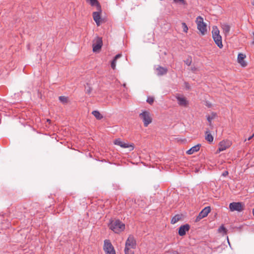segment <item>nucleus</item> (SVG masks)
Returning a JSON list of instances; mask_svg holds the SVG:
<instances>
[{
    "label": "nucleus",
    "instance_id": "1",
    "mask_svg": "<svg viewBox=\"0 0 254 254\" xmlns=\"http://www.w3.org/2000/svg\"><path fill=\"white\" fill-rule=\"evenodd\" d=\"M109 228L115 233L119 234L125 229V225L120 220H111L108 225Z\"/></svg>",
    "mask_w": 254,
    "mask_h": 254
},
{
    "label": "nucleus",
    "instance_id": "2",
    "mask_svg": "<svg viewBox=\"0 0 254 254\" xmlns=\"http://www.w3.org/2000/svg\"><path fill=\"white\" fill-rule=\"evenodd\" d=\"M219 33L218 28L216 26H213L212 31V38L217 46L219 48H222L223 46L222 43V37Z\"/></svg>",
    "mask_w": 254,
    "mask_h": 254
},
{
    "label": "nucleus",
    "instance_id": "3",
    "mask_svg": "<svg viewBox=\"0 0 254 254\" xmlns=\"http://www.w3.org/2000/svg\"><path fill=\"white\" fill-rule=\"evenodd\" d=\"M197 28L202 35H205L206 32V25L203 21V19L201 16H198L196 19Z\"/></svg>",
    "mask_w": 254,
    "mask_h": 254
},
{
    "label": "nucleus",
    "instance_id": "4",
    "mask_svg": "<svg viewBox=\"0 0 254 254\" xmlns=\"http://www.w3.org/2000/svg\"><path fill=\"white\" fill-rule=\"evenodd\" d=\"M139 117L142 120L144 126L145 127H147L152 122L150 113L146 111H143L140 113L139 114Z\"/></svg>",
    "mask_w": 254,
    "mask_h": 254
},
{
    "label": "nucleus",
    "instance_id": "5",
    "mask_svg": "<svg viewBox=\"0 0 254 254\" xmlns=\"http://www.w3.org/2000/svg\"><path fill=\"white\" fill-rule=\"evenodd\" d=\"M244 207L245 204L242 202H233L229 204V208L231 211H237L238 212H241L244 210Z\"/></svg>",
    "mask_w": 254,
    "mask_h": 254
},
{
    "label": "nucleus",
    "instance_id": "6",
    "mask_svg": "<svg viewBox=\"0 0 254 254\" xmlns=\"http://www.w3.org/2000/svg\"><path fill=\"white\" fill-rule=\"evenodd\" d=\"M104 250L106 254H116L114 248L109 240L104 241Z\"/></svg>",
    "mask_w": 254,
    "mask_h": 254
},
{
    "label": "nucleus",
    "instance_id": "7",
    "mask_svg": "<svg viewBox=\"0 0 254 254\" xmlns=\"http://www.w3.org/2000/svg\"><path fill=\"white\" fill-rule=\"evenodd\" d=\"M102 45V38L97 37L93 41V51L94 52H98L101 49Z\"/></svg>",
    "mask_w": 254,
    "mask_h": 254
},
{
    "label": "nucleus",
    "instance_id": "8",
    "mask_svg": "<svg viewBox=\"0 0 254 254\" xmlns=\"http://www.w3.org/2000/svg\"><path fill=\"white\" fill-rule=\"evenodd\" d=\"M210 211L211 208L210 206L205 207L201 211L198 215L197 216L196 218V221H198L201 219L207 216Z\"/></svg>",
    "mask_w": 254,
    "mask_h": 254
},
{
    "label": "nucleus",
    "instance_id": "9",
    "mask_svg": "<svg viewBox=\"0 0 254 254\" xmlns=\"http://www.w3.org/2000/svg\"><path fill=\"white\" fill-rule=\"evenodd\" d=\"M126 246L127 247H129L131 249L135 248L136 241L132 235L129 236L126 241Z\"/></svg>",
    "mask_w": 254,
    "mask_h": 254
},
{
    "label": "nucleus",
    "instance_id": "10",
    "mask_svg": "<svg viewBox=\"0 0 254 254\" xmlns=\"http://www.w3.org/2000/svg\"><path fill=\"white\" fill-rule=\"evenodd\" d=\"M102 12L101 7L100 6V9H97V11L93 12V19L96 22L97 26H99L100 24L101 19V13Z\"/></svg>",
    "mask_w": 254,
    "mask_h": 254
},
{
    "label": "nucleus",
    "instance_id": "11",
    "mask_svg": "<svg viewBox=\"0 0 254 254\" xmlns=\"http://www.w3.org/2000/svg\"><path fill=\"white\" fill-rule=\"evenodd\" d=\"M230 146V142L228 141H222L219 143V152L223 151L226 150Z\"/></svg>",
    "mask_w": 254,
    "mask_h": 254
},
{
    "label": "nucleus",
    "instance_id": "12",
    "mask_svg": "<svg viewBox=\"0 0 254 254\" xmlns=\"http://www.w3.org/2000/svg\"><path fill=\"white\" fill-rule=\"evenodd\" d=\"M190 229V225L189 224H185L184 225H182L179 229L178 233L180 236H184L186 232L188 231Z\"/></svg>",
    "mask_w": 254,
    "mask_h": 254
},
{
    "label": "nucleus",
    "instance_id": "13",
    "mask_svg": "<svg viewBox=\"0 0 254 254\" xmlns=\"http://www.w3.org/2000/svg\"><path fill=\"white\" fill-rule=\"evenodd\" d=\"M176 99H177L178 103L180 106H186L188 103V101L183 96L178 95L176 96Z\"/></svg>",
    "mask_w": 254,
    "mask_h": 254
},
{
    "label": "nucleus",
    "instance_id": "14",
    "mask_svg": "<svg viewBox=\"0 0 254 254\" xmlns=\"http://www.w3.org/2000/svg\"><path fill=\"white\" fill-rule=\"evenodd\" d=\"M246 55L242 53H239L238 56V63L240 64L243 67H245L247 65V63L244 61V59L246 58Z\"/></svg>",
    "mask_w": 254,
    "mask_h": 254
},
{
    "label": "nucleus",
    "instance_id": "15",
    "mask_svg": "<svg viewBox=\"0 0 254 254\" xmlns=\"http://www.w3.org/2000/svg\"><path fill=\"white\" fill-rule=\"evenodd\" d=\"M114 143L124 148H128L130 146L133 147L132 145H129L128 143L123 142L120 139H117L114 141ZM133 149V148H132Z\"/></svg>",
    "mask_w": 254,
    "mask_h": 254
},
{
    "label": "nucleus",
    "instance_id": "16",
    "mask_svg": "<svg viewBox=\"0 0 254 254\" xmlns=\"http://www.w3.org/2000/svg\"><path fill=\"white\" fill-rule=\"evenodd\" d=\"M167 68L158 65L156 68V74L159 75H163L167 72Z\"/></svg>",
    "mask_w": 254,
    "mask_h": 254
},
{
    "label": "nucleus",
    "instance_id": "17",
    "mask_svg": "<svg viewBox=\"0 0 254 254\" xmlns=\"http://www.w3.org/2000/svg\"><path fill=\"white\" fill-rule=\"evenodd\" d=\"M200 144H198L192 147L191 148H190L189 150H188L187 151V153L189 155L192 154L194 153V152L198 151L200 149Z\"/></svg>",
    "mask_w": 254,
    "mask_h": 254
},
{
    "label": "nucleus",
    "instance_id": "18",
    "mask_svg": "<svg viewBox=\"0 0 254 254\" xmlns=\"http://www.w3.org/2000/svg\"><path fill=\"white\" fill-rule=\"evenodd\" d=\"M221 28L223 32L225 35H227L230 31V26L227 23H223L221 24Z\"/></svg>",
    "mask_w": 254,
    "mask_h": 254
},
{
    "label": "nucleus",
    "instance_id": "19",
    "mask_svg": "<svg viewBox=\"0 0 254 254\" xmlns=\"http://www.w3.org/2000/svg\"><path fill=\"white\" fill-rule=\"evenodd\" d=\"M91 6H96L97 9H100V4L97 0H86Z\"/></svg>",
    "mask_w": 254,
    "mask_h": 254
},
{
    "label": "nucleus",
    "instance_id": "20",
    "mask_svg": "<svg viewBox=\"0 0 254 254\" xmlns=\"http://www.w3.org/2000/svg\"><path fill=\"white\" fill-rule=\"evenodd\" d=\"M205 138L208 142L210 143L213 141V137L209 130L206 131Z\"/></svg>",
    "mask_w": 254,
    "mask_h": 254
},
{
    "label": "nucleus",
    "instance_id": "21",
    "mask_svg": "<svg viewBox=\"0 0 254 254\" xmlns=\"http://www.w3.org/2000/svg\"><path fill=\"white\" fill-rule=\"evenodd\" d=\"M216 117V114L214 112H212L210 115H208L206 116L207 120L209 122L210 125L211 124L212 120L215 119Z\"/></svg>",
    "mask_w": 254,
    "mask_h": 254
},
{
    "label": "nucleus",
    "instance_id": "22",
    "mask_svg": "<svg viewBox=\"0 0 254 254\" xmlns=\"http://www.w3.org/2000/svg\"><path fill=\"white\" fill-rule=\"evenodd\" d=\"M227 232V230L223 225H222L218 229V232L222 234L223 235L226 234Z\"/></svg>",
    "mask_w": 254,
    "mask_h": 254
},
{
    "label": "nucleus",
    "instance_id": "23",
    "mask_svg": "<svg viewBox=\"0 0 254 254\" xmlns=\"http://www.w3.org/2000/svg\"><path fill=\"white\" fill-rule=\"evenodd\" d=\"M92 114L98 120H100L103 118V116L98 111H93Z\"/></svg>",
    "mask_w": 254,
    "mask_h": 254
},
{
    "label": "nucleus",
    "instance_id": "24",
    "mask_svg": "<svg viewBox=\"0 0 254 254\" xmlns=\"http://www.w3.org/2000/svg\"><path fill=\"white\" fill-rule=\"evenodd\" d=\"M181 216L179 215H176L174 216L171 220L172 224H175L181 219Z\"/></svg>",
    "mask_w": 254,
    "mask_h": 254
},
{
    "label": "nucleus",
    "instance_id": "25",
    "mask_svg": "<svg viewBox=\"0 0 254 254\" xmlns=\"http://www.w3.org/2000/svg\"><path fill=\"white\" fill-rule=\"evenodd\" d=\"M59 99L60 102L63 104H65L67 102V98L65 96H60Z\"/></svg>",
    "mask_w": 254,
    "mask_h": 254
},
{
    "label": "nucleus",
    "instance_id": "26",
    "mask_svg": "<svg viewBox=\"0 0 254 254\" xmlns=\"http://www.w3.org/2000/svg\"><path fill=\"white\" fill-rule=\"evenodd\" d=\"M131 248L129 247H127L126 246L125 249V252L126 254H133V252L131 251L130 249Z\"/></svg>",
    "mask_w": 254,
    "mask_h": 254
},
{
    "label": "nucleus",
    "instance_id": "27",
    "mask_svg": "<svg viewBox=\"0 0 254 254\" xmlns=\"http://www.w3.org/2000/svg\"><path fill=\"white\" fill-rule=\"evenodd\" d=\"M182 28L183 29V31L185 33H187L188 31V27L186 23L185 22H183L182 23Z\"/></svg>",
    "mask_w": 254,
    "mask_h": 254
},
{
    "label": "nucleus",
    "instance_id": "28",
    "mask_svg": "<svg viewBox=\"0 0 254 254\" xmlns=\"http://www.w3.org/2000/svg\"><path fill=\"white\" fill-rule=\"evenodd\" d=\"M185 63L188 65H190L191 63V58H188L186 60H185Z\"/></svg>",
    "mask_w": 254,
    "mask_h": 254
},
{
    "label": "nucleus",
    "instance_id": "29",
    "mask_svg": "<svg viewBox=\"0 0 254 254\" xmlns=\"http://www.w3.org/2000/svg\"><path fill=\"white\" fill-rule=\"evenodd\" d=\"M116 65V60H113L111 63V67L113 69H115Z\"/></svg>",
    "mask_w": 254,
    "mask_h": 254
},
{
    "label": "nucleus",
    "instance_id": "30",
    "mask_svg": "<svg viewBox=\"0 0 254 254\" xmlns=\"http://www.w3.org/2000/svg\"><path fill=\"white\" fill-rule=\"evenodd\" d=\"M147 102H148L149 104H151L154 102V99L152 97H148L147 100Z\"/></svg>",
    "mask_w": 254,
    "mask_h": 254
},
{
    "label": "nucleus",
    "instance_id": "31",
    "mask_svg": "<svg viewBox=\"0 0 254 254\" xmlns=\"http://www.w3.org/2000/svg\"><path fill=\"white\" fill-rule=\"evenodd\" d=\"M173 0L176 3L180 2L183 4H186L185 0Z\"/></svg>",
    "mask_w": 254,
    "mask_h": 254
},
{
    "label": "nucleus",
    "instance_id": "32",
    "mask_svg": "<svg viewBox=\"0 0 254 254\" xmlns=\"http://www.w3.org/2000/svg\"><path fill=\"white\" fill-rule=\"evenodd\" d=\"M121 56H122V55H121V54H119L117 55L115 57V58H114V59L117 61V60L118 59L120 58L121 57Z\"/></svg>",
    "mask_w": 254,
    "mask_h": 254
},
{
    "label": "nucleus",
    "instance_id": "33",
    "mask_svg": "<svg viewBox=\"0 0 254 254\" xmlns=\"http://www.w3.org/2000/svg\"><path fill=\"white\" fill-rule=\"evenodd\" d=\"M254 136V134H253L251 136H250V137H249L247 139L246 138L245 139V141H246L247 140H251L253 137Z\"/></svg>",
    "mask_w": 254,
    "mask_h": 254
},
{
    "label": "nucleus",
    "instance_id": "34",
    "mask_svg": "<svg viewBox=\"0 0 254 254\" xmlns=\"http://www.w3.org/2000/svg\"><path fill=\"white\" fill-rule=\"evenodd\" d=\"M228 175V171H225L223 173V174H222V175L224 177H226V176H227Z\"/></svg>",
    "mask_w": 254,
    "mask_h": 254
},
{
    "label": "nucleus",
    "instance_id": "35",
    "mask_svg": "<svg viewBox=\"0 0 254 254\" xmlns=\"http://www.w3.org/2000/svg\"><path fill=\"white\" fill-rule=\"evenodd\" d=\"M253 35L254 36V41L252 42V44H254V32L253 33Z\"/></svg>",
    "mask_w": 254,
    "mask_h": 254
},
{
    "label": "nucleus",
    "instance_id": "36",
    "mask_svg": "<svg viewBox=\"0 0 254 254\" xmlns=\"http://www.w3.org/2000/svg\"><path fill=\"white\" fill-rule=\"evenodd\" d=\"M227 241H228V244H229V246L231 247V245H230V242H229V239H228V237H227Z\"/></svg>",
    "mask_w": 254,
    "mask_h": 254
},
{
    "label": "nucleus",
    "instance_id": "37",
    "mask_svg": "<svg viewBox=\"0 0 254 254\" xmlns=\"http://www.w3.org/2000/svg\"><path fill=\"white\" fill-rule=\"evenodd\" d=\"M253 215H254V209H253Z\"/></svg>",
    "mask_w": 254,
    "mask_h": 254
},
{
    "label": "nucleus",
    "instance_id": "38",
    "mask_svg": "<svg viewBox=\"0 0 254 254\" xmlns=\"http://www.w3.org/2000/svg\"><path fill=\"white\" fill-rule=\"evenodd\" d=\"M87 92H88V93H90V90H87Z\"/></svg>",
    "mask_w": 254,
    "mask_h": 254
},
{
    "label": "nucleus",
    "instance_id": "39",
    "mask_svg": "<svg viewBox=\"0 0 254 254\" xmlns=\"http://www.w3.org/2000/svg\"><path fill=\"white\" fill-rule=\"evenodd\" d=\"M252 4L254 6V0L252 2Z\"/></svg>",
    "mask_w": 254,
    "mask_h": 254
},
{
    "label": "nucleus",
    "instance_id": "40",
    "mask_svg": "<svg viewBox=\"0 0 254 254\" xmlns=\"http://www.w3.org/2000/svg\"><path fill=\"white\" fill-rule=\"evenodd\" d=\"M50 120H47V122H50Z\"/></svg>",
    "mask_w": 254,
    "mask_h": 254
}]
</instances>
